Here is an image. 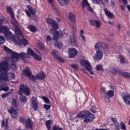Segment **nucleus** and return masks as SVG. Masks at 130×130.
<instances>
[{"label":"nucleus","instance_id":"f257e3e1","mask_svg":"<svg viewBox=\"0 0 130 130\" xmlns=\"http://www.w3.org/2000/svg\"><path fill=\"white\" fill-rule=\"evenodd\" d=\"M10 70V64L7 60L0 62V82L2 81H10L11 79H15V75L13 73H8Z\"/></svg>","mask_w":130,"mask_h":130},{"label":"nucleus","instance_id":"f03ea898","mask_svg":"<svg viewBox=\"0 0 130 130\" xmlns=\"http://www.w3.org/2000/svg\"><path fill=\"white\" fill-rule=\"evenodd\" d=\"M94 48L96 51L93 56V59L95 61L102 59L103 52L108 50L107 45L102 42H98L95 45Z\"/></svg>","mask_w":130,"mask_h":130},{"label":"nucleus","instance_id":"7ed1b4c3","mask_svg":"<svg viewBox=\"0 0 130 130\" xmlns=\"http://www.w3.org/2000/svg\"><path fill=\"white\" fill-rule=\"evenodd\" d=\"M20 58H22L23 60H26V58H29V55L28 54L24 52L20 53H13L11 63V66H12V69H16V62H18V60H19Z\"/></svg>","mask_w":130,"mask_h":130},{"label":"nucleus","instance_id":"20e7f679","mask_svg":"<svg viewBox=\"0 0 130 130\" xmlns=\"http://www.w3.org/2000/svg\"><path fill=\"white\" fill-rule=\"evenodd\" d=\"M7 12L10 14L11 17V24L12 25V29L15 31L16 34H21L20 28L18 27L19 23L18 21L15 19V16L14 15V12L13 11V8L8 7L7 8Z\"/></svg>","mask_w":130,"mask_h":130},{"label":"nucleus","instance_id":"39448f33","mask_svg":"<svg viewBox=\"0 0 130 130\" xmlns=\"http://www.w3.org/2000/svg\"><path fill=\"white\" fill-rule=\"evenodd\" d=\"M13 30V31H14L16 34V36L14 37V35H13V34L11 33L10 30L8 32H6V34L4 35L6 39H7L8 40H12L13 42H14L15 44H20V43H21V41L19 39V37H22V38H23V35L22 34V32H21V30H20V34H16V31L14 29Z\"/></svg>","mask_w":130,"mask_h":130},{"label":"nucleus","instance_id":"423d86ee","mask_svg":"<svg viewBox=\"0 0 130 130\" xmlns=\"http://www.w3.org/2000/svg\"><path fill=\"white\" fill-rule=\"evenodd\" d=\"M20 111V109L17 104V101L15 99L12 101V106L10 110H8V112L12 115V118H17L18 117V112Z\"/></svg>","mask_w":130,"mask_h":130},{"label":"nucleus","instance_id":"0eeeda50","mask_svg":"<svg viewBox=\"0 0 130 130\" xmlns=\"http://www.w3.org/2000/svg\"><path fill=\"white\" fill-rule=\"evenodd\" d=\"M77 117H83L85 118L84 122H89V121H92L94 120L95 117L94 115L91 114L89 112H81L77 115Z\"/></svg>","mask_w":130,"mask_h":130},{"label":"nucleus","instance_id":"6e6552de","mask_svg":"<svg viewBox=\"0 0 130 130\" xmlns=\"http://www.w3.org/2000/svg\"><path fill=\"white\" fill-rule=\"evenodd\" d=\"M46 22L47 24L52 27V28L50 29L51 33H53V34H55V32H57L56 30L58 28V24H57V23H56V22L54 21L53 19L49 17L47 18Z\"/></svg>","mask_w":130,"mask_h":130},{"label":"nucleus","instance_id":"1a4fd4ad","mask_svg":"<svg viewBox=\"0 0 130 130\" xmlns=\"http://www.w3.org/2000/svg\"><path fill=\"white\" fill-rule=\"evenodd\" d=\"M114 95V86H111L110 87V90L107 91L105 94H102V98L104 99L106 102H109L110 101L109 98L113 97Z\"/></svg>","mask_w":130,"mask_h":130},{"label":"nucleus","instance_id":"9d476101","mask_svg":"<svg viewBox=\"0 0 130 130\" xmlns=\"http://www.w3.org/2000/svg\"><path fill=\"white\" fill-rule=\"evenodd\" d=\"M53 40H54V46H56L57 47H58V48H60L61 47H62V43H58V41H57V40L58 39V37H59V36L62 37L63 36V34H62V32H58V31H55L54 34H53Z\"/></svg>","mask_w":130,"mask_h":130},{"label":"nucleus","instance_id":"9b49d317","mask_svg":"<svg viewBox=\"0 0 130 130\" xmlns=\"http://www.w3.org/2000/svg\"><path fill=\"white\" fill-rule=\"evenodd\" d=\"M80 64L84 67L88 72H90V75H94V72L92 70V67H91V64H90L89 61L81 60Z\"/></svg>","mask_w":130,"mask_h":130},{"label":"nucleus","instance_id":"f8f14e48","mask_svg":"<svg viewBox=\"0 0 130 130\" xmlns=\"http://www.w3.org/2000/svg\"><path fill=\"white\" fill-rule=\"evenodd\" d=\"M23 93H24L25 95H29L30 94V90L28 87L25 86L24 84H21L18 94L19 95H23Z\"/></svg>","mask_w":130,"mask_h":130},{"label":"nucleus","instance_id":"ddd939ff","mask_svg":"<svg viewBox=\"0 0 130 130\" xmlns=\"http://www.w3.org/2000/svg\"><path fill=\"white\" fill-rule=\"evenodd\" d=\"M45 74L43 72H40L36 76H32L31 79L32 82H35L36 80H43V79H45Z\"/></svg>","mask_w":130,"mask_h":130},{"label":"nucleus","instance_id":"4468645a","mask_svg":"<svg viewBox=\"0 0 130 130\" xmlns=\"http://www.w3.org/2000/svg\"><path fill=\"white\" fill-rule=\"evenodd\" d=\"M78 52L79 51H78L77 50L74 48L69 49L68 54L70 58H73V57H75V56L78 54Z\"/></svg>","mask_w":130,"mask_h":130},{"label":"nucleus","instance_id":"2eb2a0df","mask_svg":"<svg viewBox=\"0 0 130 130\" xmlns=\"http://www.w3.org/2000/svg\"><path fill=\"white\" fill-rule=\"evenodd\" d=\"M23 75H24V76H26L27 77H28L29 80H30V81H32V76L33 75H32V72H31V71H30V69L29 68H26V69H25L23 71Z\"/></svg>","mask_w":130,"mask_h":130},{"label":"nucleus","instance_id":"dca6fc26","mask_svg":"<svg viewBox=\"0 0 130 130\" xmlns=\"http://www.w3.org/2000/svg\"><path fill=\"white\" fill-rule=\"evenodd\" d=\"M52 55L60 62H63V60L62 58H61V57L59 56V54H58V52H57L56 51L53 50L52 51Z\"/></svg>","mask_w":130,"mask_h":130},{"label":"nucleus","instance_id":"f3484780","mask_svg":"<svg viewBox=\"0 0 130 130\" xmlns=\"http://www.w3.org/2000/svg\"><path fill=\"white\" fill-rule=\"evenodd\" d=\"M37 100V99L34 97L32 96L31 98V105H32V107L34 109V110H35V111H36V110H37V109H38V104H37V102H36Z\"/></svg>","mask_w":130,"mask_h":130},{"label":"nucleus","instance_id":"a211bd4d","mask_svg":"<svg viewBox=\"0 0 130 130\" xmlns=\"http://www.w3.org/2000/svg\"><path fill=\"white\" fill-rule=\"evenodd\" d=\"M89 22L91 26H95L97 28H100V26H101V22L98 20L90 19Z\"/></svg>","mask_w":130,"mask_h":130},{"label":"nucleus","instance_id":"6ab92c4d","mask_svg":"<svg viewBox=\"0 0 130 130\" xmlns=\"http://www.w3.org/2000/svg\"><path fill=\"white\" fill-rule=\"evenodd\" d=\"M25 126L26 128L32 129V126H33V122H32L31 119L29 118H28L27 120L25 121Z\"/></svg>","mask_w":130,"mask_h":130},{"label":"nucleus","instance_id":"aec40b11","mask_svg":"<svg viewBox=\"0 0 130 130\" xmlns=\"http://www.w3.org/2000/svg\"><path fill=\"white\" fill-rule=\"evenodd\" d=\"M123 100L125 103V104H127L129 105L130 104V95L129 94H125L123 95Z\"/></svg>","mask_w":130,"mask_h":130},{"label":"nucleus","instance_id":"412c9836","mask_svg":"<svg viewBox=\"0 0 130 130\" xmlns=\"http://www.w3.org/2000/svg\"><path fill=\"white\" fill-rule=\"evenodd\" d=\"M69 44H72L74 43V44H77V41L76 40V36L75 35H72L70 36V38L68 41Z\"/></svg>","mask_w":130,"mask_h":130},{"label":"nucleus","instance_id":"4be33fe9","mask_svg":"<svg viewBox=\"0 0 130 130\" xmlns=\"http://www.w3.org/2000/svg\"><path fill=\"white\" fill-rule=\"evenodd\" d=\"M10 31V28L7 26H2L0 27V33H4V35Z\"/></svg>","mask_w":130,"mask_h":130},{"label":"nucleus","instance_id":"5701e85b","mask_svg":"<svg viewBox=\"0 0 130 130\" xmlns=\"http://www.w3.org/2000/svg\"><path fill=\"white\" fill-rule=\"evenodd\" d=\"M105 13L107 17H108V18H110V19H113V18H115V17L114 15H113V14L108 11V10H107V9L106 8L105 9Z\"/></svg>","mask_w":130,"mask_h":130},{"label":"nucleus","instance_id":"b1692460","mask_svg":"<svg viewBox=\"0 0 130 130\" xmlns=\"http://www.w3.org/2000/svg\"><path fill=\"white\" fill-rule=\"evenodd\" d=\"M58 2L61 7L67 6V5L70 4V0H58Z\"/></svg>","mask_w":130,"mask_h":130},{"label":"nucleus","instance_id":"393cba45","mask_svg":"<svg viewBox=\"0 0 130 130\" xmlns=\"http://www.w3.org/2000/svg\"><path fill=\"white\" fill-rule=\"evenodd\" d=\"M111 120L114 122V125H115V129L116 130H119V123H118V122H117V120H116V118H111Z\"/></svg>","mask_w":130,"mask_h":130},{"label":"nucleus","instance_id":"a878e982","mask_svg":"<svg viewBox=\"0 0 130 130\" xmlns=\"http://www.w3.org/2000/svg\"><path fill=\"white\" fill-rule=\"evenodd\" d=\"M119 74L121 77H124L125 78H128L130 77V73L127 72H124L123 71H119Z\"/></svg>","mask_w":130,"mask_h":130},{"label":"nucleus","instance_id":"bb28decb","mask_svg":"<svg viewBox=\"0 0 130 130\" xmlns=\"http://www.w3.org/2000/svg\"><path fill=\"white\" fill-rule=\"evenodd\" d=\"M10 90V87L8 85H0V91H4V92H7Z\"/></svg>","mask_w":130,"mask_h":130},{"label":"nucleus","instance_id":"cd10ccee","mask_svg":"<svg viewBox=\"0 0 130 130\" xmlns=\"http://www.w3.org/2000/svg\"><path fill=\"white\" fill-rule=\"evenodd\" d=\"M84 33L85 31L83 29L80 30V36L81 39L83 40L84 42H86V37L84 35Z\"/></svg>","mask_w":130,"mask_h":130},{"label":"nucleus","instance_id":"c85d7f7f","mask_svg":"<svg viewBox=\"0 0 130 130\" xmlns=\"http://www.w3.org/2000/svg\"><path fill=\"white\" fill-rule=\"evenodd\" d=\"M19 39L20 41V43L19 44H19V45H21L22 43V44H23V45H28V44H29V42H28V41L25 39H23L22 40H21L20 38H19Z\"/></svg>","mask_w":130,"mask_h":130},{"label":"nucleus","instance_id":"c756f323","mask_svg":"<svg viewBox=\"0 0 130 130\" xmlns=\"http://www.w3.org/2000/svg\"><path fill=\"white\" fill-rule=\"evenodd\" d=\"M9 121V119H6V121L3 120L2 123V126H5V128L8 129L9 127L8 126V122Z\"/></svg>","mask_w":130,"mask_h":130},{"label":"nucleus","instance_id":"7c9ffc66","mask_svg":"<svg viewBox=\"0 0 130 130\" xmlns=\"http://www.w3.org/2000/svg\"><path fill=\"white\" fill-rule=\"evenodd\" d=\"M20 100L22 102V103H23V104H25L26 102H27V98L24 95H21L20 97Z\"/></svg>","mask_w":130,"mask_h":130},{"label":"nucleus","instance_id":"2f4dec72","mask_svg":"<svg viewBox=\"0 0 130 130\" xmlns=\"http://www.w3.org/2000/svg\"><path fill=\"white\" fill-rule=\"evenodd\" d=\"M32 56L34 57V58L36 59V60H38V61H41V60H42V58L35 53Z\"/></svg>","mask_w":130,"mask_h":130},{"label":"nucleus","instance_id":"473e14b6","mask_svg":"<svg viewBox=\"0 0 130 130\" xmlns=\"http://www.w3.org/2000/svg\"><path fill=\"white\" fill-rule=\"evenodd\" d=\"M69 18L71 20V21H72V22H76V20L75 19V15H74V14L72 13H69Z\"/></svg>","mask_w":130,"mask_h":130},{"label":"nucleus","instance_id":"72a5a7b5","mask_svg":"<svg viewBox=\"0 0 130 130\" xmlns=\"http://www.w3.org/2000/svg\"><path fill=\"white\" fill-rule=\"evenodd\" d=\"M4 49L6 51V52H7V53H9V54H12V55H13V53H15V52H13L12 50L9 49V48L6 46H4Z\"/></svg>","mask_w":130,"mask_h":130},{"label":"nucleus","instance_id":"f704fd0d","mask_svg":"<svg viewBox=\"0 0 130 130\" xmlns=\"http://www.w3.org/2000/svg\"><path fill=\"white\" fill-rule=\"evenodd\" d=\"M88 6H90V4L88 3L87 0H83V3H82V8L83 9H85V7H87Z\"/></svg>","mask_w":130,"mask_h":130},{"label":"nucleus","instance_id":"c9c22d12","mask_svg":"<svg viewBox=\"0 0 130 130\" xmlns=\"http://www.w3.org/2000/svg\"><path fill=\"white\" fill-rule=\"evenodd\" d=\"M27 8L30 13V14H31V15H34V14H35V9L32 8L31 6H28Z\"/></svg>","mask_w":130,"mask_h":130},{"label":"nucleus","instance_id":"e433bc0d","mask_svg":"<svg viewBox=\"0 0 130 130\" xmlns=\"http://www.w3.org/2000/svg\"><path fill=\"white\" fill-rule=\"evenodd\" d=\"M28 29H29L31 31V32H36L37 31V29L35 26H33L32 25L27 26Z\"/></svg>","mask_w":130,"mask_h":130},{"label":"nucleus","instance_id":"4c0bfd02","mask_svg":"<svg viewBox=\"0 0 130 130\" xmlns=\"http://www.w3.org/2000/svg\"><path fill=\"white\" fill-rule=\"evenodd\" d=\"M27 53L28 54H29V55H31L32 56H33L34 54H35L34 51H33V50H32V49H31V48H28L27 49Z\"/></svg>","mask_w":130,"mask_h":130},{"label":"nucleus","instance_id":"58836bf2","mask_svg":"<svg viewBox=\"0 0 130 130\" xmlns=\"http://www.w3.org/2000/svg\"><path fill=\"white\" fill-rule=\"evenodd\" d=\"M11 94V92H8L5 93H3L2 95V98H3V99H5V98H7V97H8V96H10Z\"/></svg>","mask_w":130,"mask_h":130},{"label":"nucleus","instance_id":"ea45409f","mask_svg":"<svg viewBox=\"0 0 130 130\" xmlns=\"http://www.w3.org/2000/svg\"><path fill=\"white\" fill-rule=\"evenodd\" d=\"M51 122H52V121L50 120L47 121L46 122V126L48 130H50V125L51 124Z\"/></svg>","mask_w":130,"mask_h":130},{"label":"nucleus","instance_id":"a19ab883","mask_svg":"<svg viewBox=\"0 0 130 130\" xmlns=\"http://www.w3.org/2000/svg\"><path fill=\"white\" fill-rule=\"evenodd\" d=\"M120 128L121 129L126 130V126H125V124L122 122L120 123Z\"/></svg>","mask_w":130,"mask_h":130},{"label":"nucleus","instance_id":"79ce46f5","mask_svg":"<svg viewBox=\"0 0 130 130\" xmlns=\"http://www.w3.org/2000/svg\"><path fill=\"white\" fill-rule=\"evenodd\" d=\"M86 8L87 11H88L89 12H90L91 13H94V10H93V9L92 8V7H90V5L86 6Z\"/></svg>","mask_w":130,"mask_h":130},{"label":"nucleus","instance_id":"37998d69","mask_svg":"<svg viewBox=\"0 0 130 130\" xmlns=\"http://www.w3.org/2000/svg\"><path fill=\"white\" fill-rule=\"evenodd\" d=\"M4 21H5V18L4 16H3V15H0V26L3 25Z\"/></svg>","mask_w":130,"mask_h":130},{"label":"nucleus","instance_id":"c03bdc74","mask_svg":"<svg viewBox=\"0 0 130 130\" xmlns=\"http://www.w3.org/2000/svg\"><path fill=\"white\" fill-rule=\"evenodd\" d=\"M51 6H52L53 10H54V11L55 12V13H56V14H58L59 13V12L58 11V9H57V8L56 7H55V6L54 5H52Z\"/></svg>","mask_w":130,"mask_h":130},{"label":"nucleus","instance_id":"a18cd8bd","mask_svg":"<svg viewBox=\"0 0 130 130\" xmlns=\"http://www.w3.org/2000/svg\"><path fill=\"white\" fill-rule=\"evenodd\" d=\"M42 99H43L45 103H46L47 104H48L49 103V99H48L47 98L43 96Z\"/></svg>","mask_w":130,"mask_h":130},{"label":"nucleus","instance_id":"49530a36","mask_svg":"<svg viewBox=\"0 0 130 130\" xmlns=\"http://www.w3.org/2000/svg\"><path fill=\"white\" fill-rule=\"evenodd\" d=\"M119 57H120V62L122 63H124V62H125V59L124 58V57H123L121 55H120Z\"/></svg>","mask_w":130,"mask_h":130},{"label":"nucleus","instance_id":"de8ad7c7","mask_svg":"<svg viewBox=\"0 0 130 130\" xmlns=\"http://www.w3.org/2000/svg\"><path fill=\"white\" fill-rule=\"evenodd\" d=\"M5 42V37L0 36V44H4Z\"/></svg>","mask_w":130,"mask_h":130},{"label":"nucleus","instance_id":"09e8293b","mask_svg":"<svg viewBox=\"0 0 130 130\" xmlns=\"http://www.w3.org/2000/svg\"><path fill=\"white\" fill-rule=\"evenodd\" d=\"M53 130H62V128L58 127V126L55 125L53 127Z\"/></svg>","mask_w":130,"mask_h":130},{"label":"nucleus","instance_id":"8fccbe9b","mask_svg":"<svg viewBox=\"0 0 130 130\" xmlns=\"http://www.w3.org/2000/svg\"><path fill=\"white\" fill-rule=\"evenodd\" d=\"M71 67H72L74 70H78V69H79V66L77 64H71Z\"/></svg>","mask_w":130,"mask_h":130},{"label":"nucleus","instance_id":"3c124183","mask_svg":"<svg viewBox=\"0 0 130 130\" xmlns=\"http://www.w3.org/2000/svg\"><path fill=\"white\" fill-rule=\"evenodd\" d=\"M51 107V106L48 105H44V108L46 110H49V109Z\"/></svg>","mask_w":130,"mask_h":130},{"label":"nucleus","instance_id":"603ef678","mask_svg":"<svg viewBox=\"0 0 130 130\" xmlns=\"http://www.w3.org/2000/svg\"><path fill=\"white\" fill-rule=\"evenodd\" d=\"M20 121L21 122V123H24V122H26V120H25V118L23 117H20L19 118Z\"/></svg>","mask_w":130,"mask_h":130},{"label":"nucleus","instance_id":"864d4df0","mask_svg":"<svg viewBox=\"0 0 130 130\" xmlns=\"http://www.w3.org/2000/svg\"><path fill=\"white\" fill-rule=\"evenodd\" d=\"M96 71H101L102 70V66L101 65H98L96 67Z\"/></svg>","mask_w":130,"mask_h":130},{"label":"nucleus","instance_id":"5fc2aeb1","mask_svg":"<svg viewBox=\"0 0 130 130\" xmlns=\"http://www.w3.org/2000/svg\"><path fill=\"white\" fill-rule=\"evenodd\" d=\"M102 0H92L93 4H100Z\"/></svg>","mask_w":130,"mask_h":130},{"label":"nucleus","instance_id":"6e6d98bb","mask_svg":"<svg viewBox=\"0 0 130 130\" xmlns=\"http://www.w3.org/2000/svg\"><path fill=\"white\" fill-rule=\"evenodd\" d=\"M101 92H102V93H106V90L105 89V87H101Z\"/></svg>","mask_w":130,"mask_h":130},{"label":"nucleus","instance_id":"4d7b16f0","mask_svg":"<svg viewBox=\"0 0 130 130\" xmlns=\"http://www.w3.org/2000/svg\"><path fill=\"white\" fill-rule=\"evenodd\" d=\"M51 37H50V36H46V41H51Z\"/></svg>","mask_w":130,"mask_h":130},{"label":"nucleus","instance_id":"13d9d810","mask_svg":"<svg viewBox=\"0 0 130 130\" xmlns=\"http://www.w3.org/2000/svg\"><path fill=\"white\" fill-rule=\"evenodd\" d=\"M111 72L112 73V74H116V69L112 68L111 70Z\"/></svg>","mask_w":130,"mask_h":130},{"label":"nucleus","instance_id":"bf43d9fd","mask_svg":"<svg viewBox=\"0 0 130 130\" xmlns=\"http://www.w3.org/2000/svg\"><path fill=\"white\" fill-rule=\"evenodd\" d=\"M96 108L92 107L91 108V112H93V113H95L96 112Z\"/></svg>","mask_w":130,"mask_h":130},{"label":"nucleus","instance_id":"052dcab7","mask_svg":"<svg viewBox=\"0 0 130 130\" xmlns=\"http://www.w3.org/2000/svg\"><path fill=\"white\" fill-rule=\"evenodd\" d=\"M122 2L123 3L124 5H127V0H122Z\"/></svg>","mask_w":130,"mask_h":130},{"label":"nucleus","instance_id":"680f3d73","mask_svg":"<svg viewBox=\"0 0 130 130\" xmlns=\"http://www.w3.org/2000/svg\"><path fill=\"white\" fill-rule=\"evenodd\" d=\"M25 13L27 15L28 17H30L31 15L30 14L28 10H26Z\"/></svg>","mask_w":130,"mask_h":130},{"label":"nucleus","instance_id":"e2e57ef3","mask_svg":"<svg viewBox=\"0 0 130 130\" xmlns=\"http://www.w3.org/2000/svg\"><path fill=\"white\" fill-rule=\"evenodd\" d=\"M48 3L50 5H52V4H53V0H48Z\"/></svg>","mask_w":130,"mask_h":130},{"label":"nucleus","instance_id":"0e129e2a","mask_svg":"<svg viewBox=\"0 0 130 130\" xmlns=\"http://www.w3.org/2000/svg\"><path fill=\"white\" fill-rule=\"evenodd\" d=\"M42 43H39V44H38V46H39V47H42Z\"/></svg>","mask_w":130,"mask_h":130},{"label":"nucleus","instance_id":"69168bd1","mask_svg":"<svg viewBox=\"0 0 130 130\" xmlns=\"http://www.w3.org/2000/svg\"><path fill=\"white\" fill-rule=\"evenodd\" d=\"M108 24H110V25H114V22L109 21Z\"/></svg>","mask_w":130,"mask_h":130},{"label":"nucleus","instance_id":"338daca9","mask_svg":"<svg viewBox=\"0 0 130 130\" xmlns=\"http://www.w3.org/2000/svg\"><path fill=\"white\" fill-rule=\"evenodd\" d=\"M120 8H121V10H122V11H124V6H121Z\"/></svg>","mask_w":130,"mask_h":130},{"label":"nucleus","instance_id":"774afa93","mask_svg":"<svg viewBox=\"0 0 130 130\" xmlns=\"http://www.w3.org/2000/svg\"><path fill=\"white\" fill-rule=\"evenodd\" d=\"M118 30H120V29H121V26L120 24H118Z\"/></svg>","mask_w":130,"mask_h":130}]
</instances>
